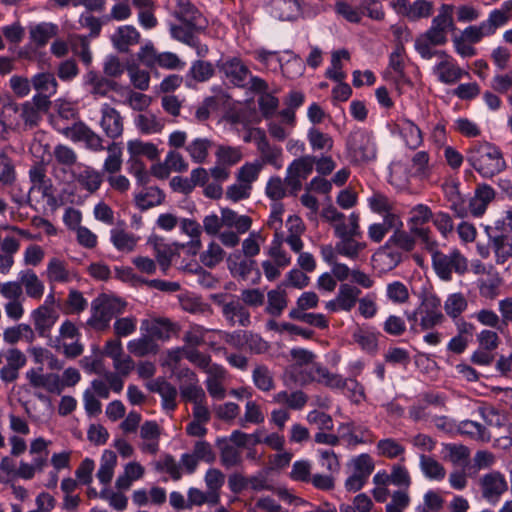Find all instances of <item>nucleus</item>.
<instances>
[{"label": "nucleus", "instance_id": "1", "mask_svg": "<svg viewBox=\"0 0 512 512\" xmlns=\"http://www.w3.org/2000/svg\"><path fill=\"white\" fill-rule=\"evenodd\" d=\"M175 1L173 15L180 24L170 25L172 38L195 49L199 57H205L209 48L200 42L197 34L207 28V19L190 0Z\"/></svg>", "mask_w": 512, "mask_h": 512}, {"label": "nucleus", "instance_id": "2", "mask_svg": "<svg viewBox=\"0 0 512 512\" xmlns=\"http://www.w3.org/2000/svg\"><path fill=\"white\" fill-rule=\"evenodd\" d=\"M453 11V5L442 4L438 14L432 19L431 26L416 37L414 48L421 58L430 60L435 56H446L445 51L435 50L434 47L445 45L448 32L455 29Z\"/></svg>", "mask_w": 512, "mask_h": 512}, {"label": "nucleus", "instance_id": "3", "mask_svg": "<svg viewBox=\"0 0 512 512\" xmlns=\"http://www.w3.org/2000/svg\"><path fill=\"white\" fill-rule=\"evenodd\" d=\"M467 163L483 178H493L506 167L503 152L488 141H474L465 152Z\"/></svg>", "mask_w": 512, "mask_h": 512}, {"label": "nucleus", "instance_id": "4", "mask_svg": "<svg viewBox=\"0 0 512 512\" xmlns=\"http://www.w3.org/2000/svg\"><path fill=\"white\" fill-rule=\"evenodd\" d=\"M126 302L120 298L101 294L91 303V316L86 325L96 331H105L111 320L125 311Z\"/></svg>", "mask_w": 512, "mask_h": 512}, {"label": "nucleus", "instance_id": "5", "mask_svg": "<svg viewBox=\"0 0 512 512\" xmlns=\"http://www.w3.org/2000/svg\"><path fill=\"white\" fill-rule=\"evenodd\" d=\"M411 234L403 230V226L394 227L392 235L379 248L377 255L389 258V264L397 266L402 260V254L415 248L416 241Z\"/></svg>", "mask_w": 512, "mask_h": 512}, {"label": "nucleus", "instance_id": "6", "mask_svg": "<svg viewBox=\"0 0 512 512\" xmlns=\"http://www.w3.org/2000/svg\"><path fill=\"white\" fill-rule=\"evenodd\" d=\"M346 151L350 162L355 164L368 162L376 157V148L372 137L363 129L349 133L346 139Z\"/></svg>", "mask_w": 512, "mask_h": 512}, {"label": "nucleus", "instance_id": "7", "mask_svg": "<svg viewBox=\"0 0 512 512\" xmlns=\"http://www.w3.org/2000/svg\"><path fill=\"white\" fill-rule=\"evenodd\" d=\"M432 266L443 281H450L453 273L463 275L468 271L467 258L458 249H451L448 253H435Z\"/></svg>", "mask_w": 512, "mask_h": 512}, {"label": "nucleus", "instance_id": "8", "mask_svg": "<svg viewBox=\"0 0 512 512\" xmlns=\"http://www.w3.org/2000/svg\"><path fill=\"white\" fill-rule=\"evenodd\" d=\"M53 125L63 136L73 142H84L85 147L93 152L105 149L103 138L82 121L75 122L71 126H62L58 120H55Z\"/></svg>", "mask_w": 512, "mask_h": 512}, {"label": "nucleus", "instance_id": "9", "mask_svg": "<svg viewBox=\"0 0 512 512\" xmlns=\"http://www.w3.org/2000/svg\"><path fill=\"white\" fill-rule=\"evenodd\" d=\"M420 314V330L429 331L445 322L441 310V300L436 295H426L418 305Z\"/></svg>", "mask_w": 512, "mask_h": 512}, {"label": "nucleus", "instance_id": "10", "mask_svg": "<svg viewBox=\"0 0 512 512\" xmlns=\"http://www.w3.org/2000/svg\"><path fill=\"white\" fill-rule=\"evenodd\" d=\"M315 157L306 155L295 159L287 168L285 183L290 188V193L296 195L302 188V181L312 173Z\"/></svg>", "mask_w": 512, "mask_h": 512}, {"label": "nucleus", "instance_id": "11", "mask_svg": "<svg viewBox=\"0 0 512 512\" xmlns=\"http://www.w3.org/2000/svg\"><path fill=\"white\" fill-rule=\"evenodd\" d=\"M223 317L231 326L248 327L251 325V315L248 308L235 296L223 297L217 300Z\"/></svg>", "mask_w": 512, "mask_h": 512}, {"label": "nucleus", "instance_id": "12", "mask_svg": "<svg viewBox=\"0 0 512 512\" xmlns=\"http://www.w3.org/2000/svg\"><path fill=\"white\" fill-rule=\"evenodd\" d=\"M50 106L46 105L40 97H32L31 100L20 104V121L15 126L23 130H30L37 127L42 120V113L47 112Z\"/></svg>", "mask_w": 512, "mask_h": 512}, {"label": "nucleus", "instance_id": "13", "mask_svg": "<svg viewBox=\"0 0 512 512\" xmlns=\"http://www.w3.org/2000/svg\"><path fill=\"white\" fill-rule=\"evenodd\" d=\"M391 6L397 14L410 21L429 18L434 9L433 2L429 0H415L413 3H409L408 0H393Z\"/></svg>", "mask_w": 512, "mask_h": 512}, {"label": "nucleus", "instance_id": "14", "mask_svg": "<svg viewBox=\"0 0 512 512\" xmlns=\"http://www.w3.org/2000/svg\"><path fill=\"white\" fill-rule=\"evenodd\" d=\"M482 497L489 503L495 504L508 489L505 476L499 471H491L479 479Z\"/></svg>", "mask_w": 512, "mask_h": 512}, {"label": "nucleus", "instance_id": "15", "mask_svg": "<svg viewBox=\"0 0 512 512\" xmlns=\"http://www.w3.org/2000/svg\"><path fill=\"white\" fill-rule=\"evenodd\" d=\"M99 125L109 139L115 140L122 137L124 132V118L121 113L108 103H104L100 108Z\"/></svg>", "mask_w": 512, "mask_h": 512}, {"label": "nucleus", "instance_id": "16", "mask_svg": "<svg viewBox=\"0 0 512 512\" xmlns=\"http://www.w3.org/2000/svg\"><path fill=\"white\" fill-rule=\"evenodd\" d=\"M217 67L234 86L241 88L246 86L250 70L240 58L228 57L219 61Z\"/></svg>", "mask_w": 512, "mask_h": 512}, {"label": "nucleus", "instance_id": "17", "mask_svg": "<svg viewBox=\"0 0 512 512\" xmlns=\"http://www.w3.org/2000/svg\"><path fill=\"white\" fill-rule=\"evenodd\" d=\"M338 432L340 439H343L350 446L372 443L374 441V435L368 427L358 425L353 421L341 423L338 427Z\"/></svg>", "mask_w": 512, "mask_h": 512}, {"label": "nucleus", "instance_id": "18", "mask_svg": "<svg viewBox=\"0 0 512 512\" xmlns=\"http://www.w3.org/2000/svg\"><path fill=\"white\" fill-rule=\"evenodd\" d=\"M32 87L37 91L33 97H40L48 106L50 98L57 93L58 83L54 74L50 72L37 73L31 78Z\"/></svg>", "mask_w": 512, "mask_h": 512}, {"label": "nucleus", "instance_id": "19", "mask_svg": "<svg viewBox=\"0 0 512 512\" xmlns=\"http://www.w3.org/2000/svg\"><path fill=\"white\" fill-rule=\"evenodd\" d=\"M35 331L41 337H48L52 327L55 325L58 314L48 305H40L31 312Z\"/></svg>", "mask_w": 512, "mask_h": 512}, {"label": "nucleus", "instance_id": "20", "mask_svg": "<svg viewBox=\"0 0 512 512\" xmlns=\"http://www.w3.org/2000/svg\"><path fill=\"white\" fill-rule=\"evenodd\" d=\"M441 61L434 66V73L438 80L444 84H455L467 73L453 62L450 55L438 56Z\"/></svg>", "mask_w": 512, "mask_h": 512}, {"label": "nucleus", "instance_id": "21", "mask_svg": "<svg viewBox=\"0 0 512 512\" xmlns=\"http://www.w3.org/2000/svg\"><path fill=\"white\" fill-rule=\"evenodd\" d=\"M71 176L83 189L90 193L97 191L102 183L100 172L82 163L77 165Z\"/></svg>", "mask_w": 512, "mask_h": 512}, {"label": "nucleus", "instance_id": "22", "mask_svg": "<svg viewBox=\"0 0 512 512\" xmlns=\"http://www.w3.org/2000/svg\"><path fill=\"white\" fill-rule=\"evenodd\" d=\"M85 84L89 87V92L94 98L105 97L110 91H118L120 88L116 81L101 76L95 71L86 73Z\"/></svg>", "mask_w": 512, "mask_h": 512}, {"label": "nucleus", "instance_id": "23", "mask_svg": "<svg viewBox=\"0 0 512 512\" xmlns=\"http://www.w3.org/2000/svg\"><path fill=\"white\" fill-rule=\"evenodd\" d=\"M26 378L34 388H44L48 392L58 395L63 391V383L58 374H39L35 369H30L26 373Z\"/></svg>", "mask_w": 512, "mask_h": 512}, {"label": "nucleus", "instance_id": "24", "mask_svg": "<svg viewBox=\"0 0 512 512\" xmlns=\"http://www.w3.org/2000/svg\"><path fill=\"white\" fill-rule=\"evenodd\" d=\"M256 146L260 153V160L258 161L262 163V166L264 164H269L276 169H280L282 167V149L271 145L264 133H261V135L256 138Z\"/></svg>", "mask_w": 512, "mask_h": 512}, {"label": "nucleus", "instance_id": "25", "mask_svg": "<svg viewBox=\"0 0 512 512\" xmlns=\"http://www.w3.org/2000/svg\"><path fill=\"white\" fill-rule=\"evenodd\" d=\"M161 430L157 422L145 421L140 427V437L143 443L140 445L142 452L156 454L159 450V438Z\"/></svg>", "mask_w": 512, "mask_h": 512}, {"label": "nucleus", "instance_id": "26", "mask_svg": "<svg viewBox=\"0 0 512 512\" xmlns=\"http://www.w3.org/2000/svg\"><path fill=\"white\" fill-rule=\"evenodd\" d=\"M139 40L140 33L131 25L119 27L111 36L113 46L122 53L128 52L130 46L136 45Z\"/></svg>", "mask_w": 512, "mask_h": 512}, {"label": "nucleus", "instance_id": "27", "mask_svg": "<svg viewBox=\"0 0 512 512\" xmlns=\"http://www.w3.org/2000/svg\"><path fill=\"white\" fill-rule=\"evenodd\" d=\"M403 226L398 214L384 215L382 222L373 223L368 227V237L375 243H380L394 227Z\"/></svg>", "mask_w": 512, "mask_h": 512}, {"label": "nucleus", "instance_id": "28", "mask_svg": "<svg viewBox=\"0 0 512 512\" xmlns=\"http://www.w3.org/2000/svg\"><path fill=\"white\" fill-rule=\"evenodd\" d=\"M52 156L55 164L60 167V170L64 173H72L78 163V156L75 150L64 144H57L54 149Z\"/></svg>", "mask_w": 512, "mask_h": 512}, {"label": "nucleus", "instance_id": "29", "mask_svg": "<svg viewBox=\"0 0 512 512\" xmlns=\"http://www.w3.org/2000/svg\"><path fill=\"white\" fill-rule=\"evenodd\" d=\"M31 182L30 191L37 190L42 193L43 197H50L53 194V186L51 180L46 175V169L41 164L33 165L28 172Z\"/></svg>", "mask_w": 512, "mask_h": 512}, {"label": "nucleus", "instance_id": "30", "mask_svg": "<svg viewBox=\"0 0 512 512\" xmlns=\"http://www.w3.org/2000/svg\"><path fill=\"white\" fill-rule=\"evenodd\" d=\"M175 328L176 325L167 318L144 320L141 324V329H144L151 338L160 340H168Z\"/></svg>", "mask_w": 512, "mask_h": 512}, {"label": "nucleus", "instance_id": "31", "mask_svg": "<svg viewBox=\"0 0 512 512\" xmlns=\"http://www.w3.org/2000/svg\"><path fill=\"white\" fill-rule=\"evenodd\" d=\"M497 28L487 18L478 25H470L466 27L460 37L471 44L479 43L483 38L491 37L497 32Z\"/></svg>", "mask_w": 512, "mask_h": 512}, {"label": "nucleus", "instance_id": "32", "mask_svg": "<svg viewBox=\"0 0 512 512\" xmlns=\"http://www.w3.org/2000/svg\"><path fill=\"white\" fill-rule=\"evenodd\" d=\"M22 288L29 298L39 300L44 294L45 286L33 270H24L19 273Z\"/></svg>", "mask_w": 512, "mask_h": 512}, {"label": "nucleus", "instance_id": "33", "mask_svg": "<svg viewBox=\"0 0 512 512\" xmlns=\"http://www.w3.org/2000/svg\"><path fill=\"white\" fill-rule=\"evenodd\" d=\"M309 375L312 381L322 384L330 389H338L342 382V376L330 372L325 366L313 363Z\"/></svg>", "mask_w": 512, "mask_h": 512}, {"label": "nucleus", "instance_id": "34", "mask_svg": "<svg viewBox=\"0 0 512 512\" xmlns=\"http://www.w3.org/2000/svg\"><path fill=\"white\" fill-rule=\"evenodd\" d=\"M221 223L224 227L235 228L237 233H246L252 225V219L247 215H239L230 208L221 209Z\"/></svg>", "mask_w": 512, "mask_h": 512}, {"label": "nucleus", "instance_id": "35", "mask_svg": "<svg viewBox=\"0 0 512 512\" xmlns=\"http://www.w3.org/2000/svg\"><path fill=\"white\" fill-rule=\"evenodd\" d=\"M134 124L142 134L149 135L160 133L165 126V121L152 112H145L134 118Z\"/></svg>", "mask_w": 512, "mask_h": 512}, {"label": "nucleus", "instance_id": "36", "mask_svg": "<svg viewBox=\"0 0 512 512\" xmlns=\"http://www.w3.org/2000/svg\"><path fill=\"white\" fill-rule=\"evenodd\" d=\"M362 236H352L339 240L335 245L337 254L352 260L358 259L360 253L367 247L365 242L359 241Z\"/></svg>", "mask_w": 512, "mask_h": 512}, {"label": "nucleus", "instance_id": "37", "mask_svg": "<svg viewBox=\"0 0 512 512\" xmlns=\"http://www.w3.org/2000/svg\"><path fill=\"white\" fill-rule=\"evenodd\" d=\"M127 349L136 357H145L150 354H157L159 346L149 335H143L139 338L130 340L127 344Z\"/></svg>", "mask_w": 512, "mask_h": 512}, {"label": "nucleus", "instance_id": "38", "mask_svg": "<svg viewBox=\"0 0 512 512\" xmlns=\"http://www.w3.org/2000/svg\"><path fill=\"white\" fill-rule=\"evenodd\" d=\"M145 469L138 462H129L124 467L123 474L116 479L115 486L118 490H128L133 481L139 480L144 476Z\"/></svg>", "mask_w": 512, "mask_h": 512}, {"label": "nucleus", "instance_id": "39", "mask_svg": "<svg viewBox=\"0 0 512 512\" xmlns=\"http://www.w3.org/2000/svg\"><path fill=\"white\" fill-rule=\"evenodd\" d=\"M58 26L53 23L42 22L29 28L30 39L38 47L45 46L48 41L57 35Z\"/></svg>", "mask_w": 512, "mask_h": 512}, {"label": "nucleus", "instance_id": "40", "mask_svg": "<svg viewBox=\"0 0 512 512\" xmlns=\"http://www.w3.org/2000/svg\"><path fill=\"white\" fill-rule=\"evenodd\" d=\"M419 466L424 476L430 480L441 481L446 476L444 466L431 456L421 454Z\"/></svg>", "mask_w": 512, "mask_h": 512}, {"label": "nucleus", "instance_id": "41", "mask_svg": "<svg viewBox=\"0 0 512 512\" xmlns=\"http://www.w3.org/2000/svg\"><path fill=\"white\" fill-rule=\"evenodd\" d=\"M361 290L350 284H341L337 292L338 305L341 311L350 312L356 305Z\"/></svg>", "mask_w": 512, "mask_h": 512}, {"label": "nucleus", "instance_id": "42", "mask_svg": "<svg viewBox=\"0 0 512 512\" xmlns=\"http://www.w3.org/2000/svg\"><path fill=\"white\" fill-rule=\"evenodd\" d=\"M164 199L165 195L162 190L152 186L146 188L144 192L137 194L135 196V203L140 210L144 211L160 205Z\"/></svg>", "mask_w": 512, "mask_h": 512}, {"label": "nucleus", "instance_id": "43", "mask_svg": "<svg viewBox=\"0 0 512 512\" xmlns=\"http://www.w3.org/2000/svg\"><path fill=\"white\" fill-rule=\"evenodd\" d=\"M21 339H25L28 343L35 340V331L30 325L21 323L8 327L3 332V340L8 344H15Z\"/></svg>", "mask_w": 512, "mask_h": 512}, {"label": "nucleus", "instance_id": "44", "mask_svg": "<svg viewBox=\"0 0 512 512\" xmlns=\"http://www.w3.org/2000/svg\"><path fill=\"white\" fill-rule=\"evenodd\" d=\"M299 0H281L275 8H271L272 15L281 21H293L300 14Z\"/></svg>", "mask_w": 512, "mask_h": 512}, {"label": "nucleus", "instance_id": "45", "mask_svg": "<svg viewBox=\"0 0 512 512\" xmlns=\"http://www.w3.org/2000/svg\"><path fill=\"white\" fill-rule=\"evenodd\" d=\"M204 481L212 500L220 502V489L225 483L224 473L217 468H210L205 473Z\"/></svg>", "mask_w": 512, "mask_h": 512}, {"label": "nucleus", "instance_id": "46", "mask_svg": "<svg viewBox=\"0 0 512 512\" xmlns=\"http://www.w3.org/2000/svg\"><path fill=\"white\" fill-rule=\"evenodd\" d=\"M273 401L278 404L287 405L290 409L301 410L308 401V396L300 390L288 393L280 391L273 397Z\"/></svg>", "mask_w": 512, "mask_h": 512}, {"label": "nucleus", "instance_id": "47", "mask_svg": "<svg viewBox=\"0 0 512 512\" xmlns=\"http://www.w3.org/2000/svg\"><path fill=\"white\" fill-rule=\"evenodd\" d=\"M348 223L343 220L338 221L333 225L335 236L339 240L349 238L352 236H362V232L359 226V216L352 213L348 218Z\"/></svg>", "mask_w": 512, "mask_h": 512}, {"label": "nucleus", "instance_id": "48", "mask_svg": "<svg viewBox=\"0 0 512 512\" xmlns=\"http://www.w3.org/2000/svg\"><path fill=\"white\" fill-rule=\"evenodd\" d=\"M212 144L207 138H196L186 146V151L193 162L202 164L206 161Z\"/></svg>", "mask_w": 512, "mask_h": 512}, {"label": "nucleus", "instance_id": "49", "mask_svg": "<svg viewBox=\"0 0 512 512\" xmlns=\"http://www.w3.org/2000/svg\"><path fill=\"white\" fill-rule=\"evenodd\" d=\"M287 307V295L284 290L274 289L267 293L266 313L274 317H279Z\"/></svg>", "mask_w": 512, "mask_h": 512}, {"label": "nucleus", "instance_id": "50", "mask_svg": "<svg viewBox=\"0 0 512 512\" xmlns=\"http://www.w3.org/2000/svg\"><path fill=\"white\" fill-rule=\"evenodd\" d=\"M110 240L114 247L122 252H131L137 245L138 237L122 229H112Z\"/></svg>", "mask_w": 512, "mask_h": 512}, {"label": "nucleus", "instance_id": "51", "mask_svg": "<svg viewBox=\"0 0 512 512\" xmlns=\"http://www.w3.org/2000/svg\"><path fill=\"white\" fill-rule=\"evenodd\" d=\"M377 454L388 459H395L403 456L405 447L399 440L394 438H384L378 441L376 445Z\"/></svg>", "mask_w": 512, "mask_h": 512}, {"label": "nucleus", "instance_id": "52", "mask_svg": "<svg viewBox=\"0 0 512 512\" xmlns=\"http://www.w3.org/2000/svg\"><path fill=\"white\" fill-rule=\"evenodd\" d=\"M433 218L431 209L424 204L414 206L410 211V232L415 234L416 229H426L423 225Z\"/></svg>", "mask_w": 512, "mask_h": 512}, {"label": "nucleus", "instance_id": "53", "mask_svg": "<svg viewBox=\"0 0 512 512\" xmlns=\"http://www.w3.org/2000/svg\"><path fill=\"white\" fill-rule=\"evenodd\" d=\"M349 59V52L345 49L337 50L332 53L331 56V67L327 69L325 75L327 78L341 82L346 78L345 72L342 70L341 59Z\"/></svg>", "mask_w": 512, "mask_h": 512}, {"label": "nucleus", "instance_id": "54", "mask_svg": "<svg viewBox=\"0 0 512 512\" xmlns=\"http://www.w3.org/2000/svg\"><path fill=\"white\" fill-rule=\"evenodd\" d=\"M216 161L229 168L239 163L243 157L239 147L220 145L215 153Z\"/></svg>", "mask_w": 512, "mask_h": 512}, {"label": "nucleus", "instance_id": "55", "mask_svg": "<svg viewBox=\"0 0 512 512\" xmlns=\"http://www.w3.org/2000/svg\"><path fill=\"white\" fill-rule=\"evenodd\" d=\"M254 385L263 392L274 389V377L269 368L265 365H257L252 372Z\"/></svg>", "mask_w": 512, "mask_h": 512}, {"label": "nucleus", "instance_id": "56", "mask_svg": "<svg viewBox=\"0 0 512 512\" xmlns=\"http://www.w3.org/2000/svg\"><path fill=\"white\" fill-rule=\"evenodd\" d=\"M467 306L468 302L465 296L460 292L450 294L444 302V310L452 319H458L467 309Z\"/></svg>", "mask_w": 512, "mask_h": 512}, {"label": "nucleus", "instance_id": "57", "mask_svg": "<svg viewBox=\"0 0 512 512\" xmlns=\"http://www.w3.org/2000/svg\"><path fill=\"white\" fill-rule=\"evenodd\" d=\"M130 156L137 158L138 156H146L150 160L158 158V149L156 145L141 140H131L127 144Z\"/></svg>", "mask_w": 512, "mask_h": 512}, {"label": "nucleus", "instance_id": "58", "mask_svg": "<svg viewBox=\"0 0 512 512\" xmlns=\"http://www.w3.org/2000/svg\"><path fill=\"white\" fill-rule=\"evenodd\" d=\"M131 84L140 91H146L150 85V73L141 69L136 64H129L126 67Z\"/></svg>", "mask_w": 512, "mask_h": 512}, {"label": "nucleus", "instance_id": "59", "mask_svg": "<svg viewBox=\"0 0 512 512\" xmlns=\"http://www.w3.org/2000/svg\"><path fill=\"white\" fill-rule=\"evenodd\" d=\"M46 273L49 282L65 283L70 280L65 262L58 258H52L49 261Z\"/></svg>", "mask_w": 512, "mask_h": 512}, {"label": "nucleus", "instance_id": "60", "mask_svg": "<svg viewBox=\"0 0 512 512\" xmlns=\"http://www.w3.org/2000/svg\"><path fill=\"white\" fill-rule=\"evenodd\" d=\"M261 170L262 163L258 160L247 162L238 170L236 175L237 181L252 187V183L258 179Z\"/></svg>", "mask_w": 512, "mask_h": 512}, {"label": "nucleus", "instance_id": "61", "mask_svg": "<svg viewBox=\"0 0 512 512\" xmlns=\"http://www.w3.org/2000/svg\"><path fill=\"white\" fill-rule=\"evenodd\" d=\"M104 150H107L108 156L104 162V170L108 173H116L122 166V148L120 144L112 142Z\"/></svg>", "mask_w": 512, "mask_h": 512}, {"label": "nucleus", "instance_id": "62", "mask_svg": "<svg viewBox=\"0 0 512 512\" xmlns=\"http://www.w3.org/2000/svg\"><path fill=\"white\" fill-rule=\"evenodd\" d=\"M225 257V251L216 242L209 243L207 249L200 255V261L208 268H213L218 265Z\"/></svg>", "mask_w": 512, "mask_h": 512}, {"label": "nucleus", "instance_id": "63", "mask_svg": "<svg viewBox=\"0 0 512 512\" xmlns=\"http://www.w3.org/2000/svg\"><path fill=\"white\" fill-rule=\"evenodd\" d=\"M180 395L184 401L196 403L199 401H205L206 395L203 388L199 385V380L188 383H180L179 385Z\"/></svg>", "mask_w": 512, "mask_h": 512}, {"label": "nucleus", "instance_id": "64", "mask_svg": "<svg viewBox=\"0 0 512 512\" xmlns=\"http://www.w3.org/2000/svg\"><path fill=\"white\" fill-rule=\"evenodd\" d=\"M487 18L497 29L504 27L512 18V0L505 1L500 8L490 11Z\"/></svg>", "mask_w": 512, "mask_h": 512}]
</instances>
